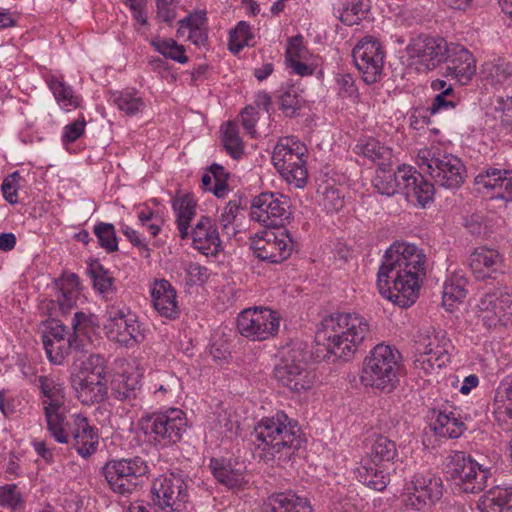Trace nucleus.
I'll return each instance as SVG.
<instances>
[{
	"label": "nucleus",
	"instance_id": "10",
	"mask_svg": "<svg viewBox=\"0 0 512 512\" xmlns=\"http://www.w3.org/2000/svg\"><path fill=\"white\" fill-rule=\"evenodd\" d=\"M452 342L443 329L429 328L420 335L414 366L425 374L441 369L450 362Z\"/></svg>",
	"mask_w": 512,
	"mask_h": 512
},
{
	"label": "nucleus",
	"instance_id": "22",
	"mask_svg": "<svg viewBox=\"0 0 512 512\" xmlns=\"http://www.w3.org/2000/svg\"><path fill=\"white\" fill-rule=\"evenodd\" d=\"M29 381L40 391L43 414L65 408V390L58 378L52 375H34Z\"/></svg>",
	"mask_w": 512,
	"mask_h": 512
},
{
	"label": "nucleus",
	"instance_id": "27",
	"mask_svg": "<svg viewBox=\"0 0 512 512\" xmlns=\"http://www.w3.org/2000/svg\"><path fill=\"white\" fill-rule=\"evenodd\" d=\"M264 512H312L310 501L293 491L274 493L263 505Z\"/></svg>",
	"mask_w": 512,
	"mask_h": 512
},
{
	"label": "nucleus",
	"instance_id": "55",
	"mask_svg": "<svg viewBox=\"0 0 512 512\" xmlns=\"http://www.w3.org/2000/svg\"><path fill=\"white\" fill-rule=\"evenodd\" d=\"M460 103V98L456 95L454 89L452 92L438 93L431 106L429 107L430 114H436L440 111H448L455 109Z\"/></svg>",
	"mask_w": 512,
	"mask_h": 512
},
{
	"label": "nucleus",
	"instance_id": "57",
	"mask_svg": "<svg viewBox=\"0 0 512 512\" xmlns=\"http://www.w3.org/2000/svg\"><path fill=\"white\" fill-rule=\"evenodd\" d=\"M338 95L342 98L355 100L358 97V89L351 74L342 73L336 76Z\"/></svg>",
	"mask_w": 512,
	"mask_h": 512
},
{
	"label": "nucleus",
	"instance_id": "61",
	"mask_svg": "<svg viewBox=\"0 0 512 512\" xmlns=\"http://www.w3.org/2000/svg\"><path fill=\"white\" fill-rule=\"evenodd\" d=\"M302 107L301 99L292 91H286L280 96V108L288 117H295Z\"/></svg>",
	"mask_w": 512,
	"mask_h": 512
},
{
	"label": "nucleus",
	"instance_id": "45",
	"mask_svg": "<svg viewBox=\"0 0 512 512\" xmlns=\"http://www.w3.org/2000/svg\"><path fill=\"white\" fill-rule=\"evenodd\" d=\"M466 296L464 280L462 278H451L443 285L442 300L447 310L452 311L454 305Z\"/></svg>",
	"mask_w": 512,
	"mask_h": 512
},
{
	"label": "nucleus",
	"instance_id": "41",
	"mask_svg": "<svg viewBox=\"0 0 512 512\" xmlns=\"http://www.w3.org/2000/svg\"><path fill=\"white\" fill-rule=\"evenodd\" d=\"M111 393L115 399L128 402L131 406H136L140 388L134 378L119 375L112 381Z\"/></svg>",
	"mask_w": 512,
	"mask_h": 512
},
{
	"label": "nucleus",
	"instance_id": "51",
	"mask_svg": "<svg viewBox=\"0 0 512 512\" xmlns=\"http://www.w3.org/2000/svg\"><path fill=\"white\" fill-rule=\"evenodd\" d=\"M94 233L98 238L100 246L108 253L118 250L116 231L112 224L100 222L94 226Z\"/></svg>",
	"mask_w": 512,
	"mask_h": 512
},
{
	"label": "nucleus",
	"instance_id": "44",
	"mask_svg": "<svg viewBox=\"0 0 512 512\" xmlns=\"http://www.w3.org/2000/svg\"><path fill=\"white\" fill-rule=\"evenodd\" d=\"M222 142L226 152L238 159L244 152L243 142L239 136L238 126L235 122L229 121L223 127Z\"/></svg>",
	"mask_w": 512,
	"mask_h": 512
},
{
	"label": "nucleus",
	"instance_id": "1",
	"mask_svg": "<svg viewBox=\"0 0 512 512\" xmlns=\"http://www.w3.org/2000/svg\"><path fill=\"white\" fill-rule=\"evenodd\" d=\"M426 271L423 249L408 242L394 243L387 249L377 274L379 293L400 307H410L418 298Z\"/></svg>",
	"mask_w": 512,
	"mask_h": 512
},
{
	"label": "nucleus",
	"instance_id": "4",
	"mask_svg": "<svg viewBox=\"0 0 512 512\" xmlns=\"http://www.w3.org/2000/svg\"><path fill=\"white\" fill-rule=\"evenodd\" d=\"M44 417L47 430L56 442L71 444L83 458H88L97 451L98 433L83 415L73 414L67 418L63 408L46 413Z\"/></svg>",
	"mask_w": 512,
	"mask_h": 512
},
{
	"label": "nucleus",
	"instance_id": "37",
	"mask_svg": "<svg viewBox=\"0 0 512 512\" xmlns=\"http://www.w3.org/2000/svg\"><path fill=\"white\" fill-rule=\"evenodd\" d=\"M43 344L49 361L56 365L62 364L72 349L81 351L82 347L76 335L69 336L68 339H56V341L47 339Z\"/></svg>",
	"mask_w": 512,
	"mask_h": 512
},
{
	"label": "nucleus",
	"instance_id": "29",
	"mask_svg": "<svg viewBox=\"0 0 512 512\" xmlns=\"http://www.w3.org/2000/svg\"><path fill=\"white\" fill-rule=\"evenodd\" d=\"M154 308L166 318H175L178 314L176 291L169 281L157 280L151 291Z\"/></svg>",
	"mask_w": 512,
	"mask_h": 512
},
{
	"label": "nucleus",
	"instance_id": "5",
	"mask_svg": "<svg viewBox=\"0 0 512 512\" xmlns=\"http://www.w3.org/2000/svg\"><path fill=\"white\" fill-rule=\"evenodd\" d=\"M400 360L401 354L394 347L385 344L376 345L364 360L362 383L381 391H393L398 383Z\"/></svg>",
	"mask_w": 512,
	"mask_h": 512
},
{
	"label": "nucleus",
	"instance_id": "20",
	"mask_svg": "<svg viewBox=\"0 0 512 512\" xmlns=\"http://www.w3.org/2000/svg\"><path fill=\"white\" fill-rule=\"evenodd\" d=\"M274 377L293 392L309 389L314 379L307 364L302 360H296L294 356L284 357L280 360L274 368Z\"/></svg>",
	"mask_w": 512,
	"mask_h": 512
},
{
	"label": "nucleus",
	"instance_id": "39",
	"mask_svg": "<svg viewBox=\"0 0 512 512\" xmlns=\"http://www.w3.org/2000/svg\"><path fill=\"white\" fill-rule=\"evenodd\" d=\"M398 457L396 443L384 435H376L371 447L363 459H371L374 463L393 462Z\"/></svg>",
	"mask_w": 512,
	"mask_h": 512
},
{
	"label": "nucleus",
	"instance_id": "16",
	"mask_svg": "<svg viewBox=\"0 0 512 512\" xmlns=\"http://www.w3.org/2000/svg\"><path fill=\"white\" fill-rule=\"evenodd\" d=\"M291 214L289 198L282 194L261 193L251 205V218L271 229L283 228Z\"/></svg>",
	"mask_w": 512,
	"mask_h": 512
},
{
	"label": "nucleus",
	"instance_id": "15",
	"mask_svg": "<svg viewBox=\"0 0 512 512\" xmlns=\"http://www.w3.org/2000/svg\"><path fill=\"white\" fill-rule=\"evenodd\" d=\"M279 325L278 314L268 308H248L237 317L239 333L252 341H264L274 337L278 333Z\"/></svg>",
	"mask_w": 512,
	"mask_h": 512
},
{
	"label": "nucleus",
	"instance_id": "52",
	"mask_svg": "<svg viewBox=\"0 0 512 512\" xmlns=\"http://www.w3.org/2000/svg\"><path fill=\"white\" fill-rule=\"evenodd\" d=\"M240 208L239 200H230L219 217V223L222 231L229 237L235 235L237 232L234 226V221Z\"/></svg>",
	"mask_w": 512,
	"mask_h": 512
},
{
	"label": "nucleus",
	"instance_id": "56",
	"mask_svg": "<svg viewBox=\"0 0 512 512\" xmlns=\"http://www.w3.org/2000/svg\"><path fill=\"white\" fill-rule=\"evenodd\" d=\"M394 174L395 181H397V192L402 190L405 194L415 185L417 181L416 176L420 175L413 167L408 165L399 166L397 171H394Z\"/></svg>",
	"mask_w": 512,
	"mask_h": 512
},
{
	"label": "nucleus",
	"instance_id": "7",
	"mask_svg": "<svg viewBox=\"0 0 512 512\" xmlns=\"http://www.w3.org/2000/svg\"><path fill=\"white\" fill-rule=\"evenodd\" d=\"M418 160L419 166L429 173L436 184L456 189L464 183L466 168L460 158L445 152L439 146L419 150Z\"/></svg>",
	"mask_w": 512,
	"mask_h": 512
},
{
	"label": "nucleus",
	"instance_id": "31",
	"mask_svg": "<svg viewBox=\"0 0 512 512\" xmlns=\"http://www.w3.org/2000/svg\"><path fill=\"white\" fill-rule=\"evenodd\" d=\"M480 512H512V487L492 488L478 501Z\"/></svg>",
	"mask_w": 512,
	"mask_h": 512
},
{
	"label": "nucleus",
	"instance_id": "8",
	"mask_svg": "<svg viewBox=\"0 0 512 512\" xmlns=\"http://www.w3.org/2000/svg\"><path fill=\"white\" fill-rule=\"evenodd\" d=\"M444 471L460 491L472 494L483 491L491 476L488 467L479 464L463 451H452L446 457Z\"/></svg>",
	"mask_w": 512,
	"mask_h": 512
},
{
	"label": "nucleus",
	"instance_id": "40",
	"mask_svg": "<svg viewBox=\"0 0 512 512\" xmlns=\"http://www.w3.org/2000/svg\"><path fill=\"white\" fill-rule=\"evenodd\" d=\"M57 285L59 287L57 300L60 309L66 313L76 305L79 296V277L74 273L63 275Z\"/></svg>",
	"mask_w": 512,
	"mask_h": 512
},
{
	"label": "nucleus",
	"instance_id": "14",
	"mask_svg": "<svg viewBox=\"0 0 512 512\" xmlns=\"http://www.w3.org/2000/svg\"><path fill=\"white\" fill-rule=\"evenodd\" d=\"M155 505L168 512H181L189 501L188 485L180 474L170 473L157 477L152 485Z\"/></svg>",
	"mask_w": 512,
	"mask_h": 512
},
{
	"label": "nucleus",
	"instance_id": "62",
	"mask_svg": "<svg viewBox=\"0 0 512 512\" xmlns=\"http://www.w3.org/2000/svg\"><path fill=\"white\" fill-rule=\"evenodd\" d=\"M86 121L83 115L64 127L62 142L73 143L78 140L85 131Z\"/></svg>",
	"mask_w": 512,
	"mask_h": 512
},
{
	"label": "nucleus",
	"instance_id": "12",
	"mask_svg": "<svg viewBox=\"0 0 512 512\" xmlns=\"http://www.w3.org/2000/svg\"><path fill=\"white\" fill-rule=\"evenodd\" d=\"M449 44L440 36L420 34L410 40L406 46L407 61L419 73H427L447 58Z\"/></svg>",
	"mask_w": 512,
	"mask_h": 512
},
{
	"label": "nucleus",
	"instance_id": "25",
	"mask_svg": "<svg viewBox=\"0 0 512 512\" xmlns=\"http://www.w3.org/2000/svg\"><path fill=\"white\" fill-rule=\"evenodd\" d=\"M475 183L494 190L498 198L512 200V170L489 168L475 177Z\"/></svg>",
	"mask_w": 512,
	"mask_h": 512
},
{
	"label": "nucleus",
	"instance_id": "64",
	"mask_svg": "<svg viewBox=\"0 0 512 512\" xmlns=\"http://www.w3.org/2000/svg\"><path fill=\"white\" fill-rule=\"evenodd\" d=\"M138 220L143 227L147 228L152 237L157 236L160 232L159 217L151 209L141 210L138 213Z\"/></svg>",
	"mask_w": 512,
	"mask_h": 512
},
{
	"label": "nucleus",
	"instance_id": "21",
	"mask_svg": "<svg viewBox=\"0 0 512 512\" xmlns=\"http://www.w3.org/2000/svg\"><path fill=\"white\" fill-rule=\"evenodd\" d=\"M444 75L455 78L460 84H467L476 72V60L465 47L450 43Z\"/></svg>",
	"mask_w": 512,
	"mask_h": 512
},
{
	"label": "nucleus",
	"instance_id": "26",
	"mask_svg": "<svg viewBox=\"0 0 512 512\" xmlns=\"http://www.w3.org/2000/svg\"><path fill=\"white\" fill-rule=\"evenodd\" d=\"M502 264L500 253L487 247L476 248L469 257V265L474 276L479 280L491 278Z\"/></svg>",
	"mask_w": 512,
	"mask_h": 512
},
{
	"label": "nucleus",
	"instance_id": "17",
	"mask_svg": "<svg viewBox=\"0 0 512 512\" xmlns=\"http://www.w3.org/2000/svg\"><path fill=\"white\" fill-rule=\"evenodd\" d=\"M406 490L408 495L405 499V506L419 511L442 498L444 484L442 478L435 473L418 472L406 484Z\"/></svg>",
	"mask_w": 512,
	"mask_h": 512
},
{
	"label": "nucleus",
	"instance_id": "59",
	"mask_svg": "<svg viewBox=\"0 0 512 512\" xmlns=\"http://www.w3.org/2000/svg\"><path fill=\"white\" fill-rule=\"evenodd\" d=\"M323 206L328 213H337L344 207V196L335 187L326 188L323 193Z\"/></svg>",
	"mask_w": 512,
	"mask_h": 512
},
{
	"label": "nucleus",
	"instance_id": "23",
	"mask_svg": "<svg viewBox=\"0 0 512 512\" xmlns=\"http://www.w3.org/2000/svg\"><path fill=\"white\" fill-rule=\"evenodd\" d=\"M511 304L510 296L499 291L484 294L477 304V318L487 328L496 327L501 321L505 309L510 307Z\"/></svg>",
	"mask_w": 512,
	"mask_h": 512
},
{
	"label": "nucleus",
	"instance_id": "13",
	"mask_svg": "<svg viewBox=\"0 0 512 512\" xmlns=\"http://www.w3.org/2000/svg\"><path fill=\"white\" fill-rule=\"evenodd\" d=\"M250 248L262 261L281 263L291 256L294 244L286 229L267 228L251 237Z\"/></svg>",
	"mask_w": 512,
	"mask_h": 512
},
{
	"label": "nucleus",
	"instance_id": "50",
	"mask_svg": "<svg viewBox=\"0 0 512 512\" xmlns=\"http://www.w3.org/2000/svg\"><path fill=\"white\" fill-rule=\"evenodd\" d=\"M114 103L119 110L128 116L138 114L145 107L143 99L131 92H120L115 96Z\"/></svg>",
	"mask_w": 512,
	"mask_h": 512
},
{
	"label": "nucleus",
	"instance_id": "2",
	"mask_svg": "<svg viewBox=\"0 0 512 512\" xmlns=\"http://www.w3.org/2000/svg\"><path fill=\"white\" fill-rule=\"evenodd\" d=\"M370 332V324L362 315L336 312L322 319L316 333V340L326 347L328 354L348 361Z\"/></svg>",
	"mask_w": 512,
	"mask_h": 512
},
{
	"label": "nucleus",
	"instance_id": "34",
	"mask_svg": "<svg viewBox=\"0 0 512 512\" xmlns=\"http://www.w3.org/2000/svg\"><path fill=\"white\" fill-rule=\"evenodd\" d=\"M46 82L56 102L62 109L70 111L80 107L82 98L62 78L51 75L47 78Z\"/></svg>",
	"mask_w": 512,
	"mask_h": 512
},
{
	"label": "nucleus",
	"instance_id": "30",
	"mask_svg": "<svg viewBox=\"0 0 512 512\" xmlns=\"http://www.w3.org/2000/svg\"><path fill=\"white\" fill-rule=\"evenodd\" d=\"M75 391L77 398L84 405L100 403L107 396L106 380L83 376L75 383Z\"/></svg>",
	"mask_w": 512,
	"mask_h": 512
},
{
	"label": "nucleus",
	"instance_id": "43",
	"mask_svg": "<svg viewBox=\"0 0 512 512\" xmlns=\"http://www.w3.org/2000/svg\"><path fill=\"white\" fill-rule=\"evenodd\" d=\"M392 162L378 167L373 185L377 191L386 196H392L397 193V184L395 181L394 170L391 168Z\"/></svg>",
	"mask_w": 512,
	"mask_h": 512
},
{
	"label": "nucleus",
	"instance_id": "24",
	"mask_svg": "<svg viewBox=\"0 0 512 512\" xmlns=\"http://www.w3.org/2000/svg\"><path fill=\"white\" fill-rule=\"evenodd\" d=\"M195 249L206 256H214L221 250L219 233L211 218L202 216L191 232Z\"/></svg>",
	"mask_w": 512,
	"mask_h": 512
},
{
	"label": "nucleus",
	"instance_id": "11",
	"mask_svg": "<svg viewBox=\"0 0 512 512\" xmlns=\"http://www.w3.org/2000/svg\"><path fill=\"white\" fill-rule=\"evenodd\" d=\"M149 469L141 457L110 460L103 467L104 477L110 488L126 495L135 491L147 478Z\"/></svg>",
	"mask_w": 512,
	"mask_h": 512
},
{
	"label": "nucleus",
	"instance_id": "38",
	"mask_svg": "<svg viewBox=\"0 0 512 512\" xmlns=\"http://www.w3.org/2000/svg\"><path fill=\"white\" fill-rule=\"evenodd\" d=\"M173 209L176 212V223L181 239H186L190 235V221L196 213V203L189 195L173 200Z\"/></svg>",
	"mask_w": 512,
	"mask_h": 512
},
{
	"label": "nucleus",
	"instance_id": "36",
	"mask_svg": "<svg viewBox=\"0 0 512 512\" xmlns=\"http://www.w3.org/2000/svg\"><path fill=\"white\" fill-rule=\"evenodd\" d=\"M433 414L436 415V419L431 426L434 433L440 437L458 438L466 429L464 422L455 412L446 413L433 410Z\"/></svg>",
	"mask_w": 512,
	"mask_h": 512
},
{
	"label": "nucleus",
	"instance_id": "33",
	"mask_svg": "<svg viewBox=\"0 0 512 512\" xmlns=\"http://www.w3.org/2000/svg\"><path fill=\"white\" fill-rule=\"evenodd\" d=\"M357 473L361 483L376 491H383L389 482V476L384 472L382 464L374 463L371 459H362Z\"/></svg>",
	"mask_w": 512,
	"mask_h": 512
},
{
	"label": "nucleus",
	"instance_id": "54",
	"mask_svg": "<svg viewBox=\"0 0 512 512\" xmlns=\"http://www.w3.org/2000/svg\"><path fill=\"white\" fill-rule=\"evenodd\" d=\"M207 171L212 174L214 180L212 193L218 198H224L229 191L227 184L229 173L225 171L223 166L216 163L212 164Z\"/></svg>",
	"mask_w": 512,
	"mask_h": 512
},
{
	"label": "nucleus",
	"instance_id": "19",
	"mask_svg": "<svg viewBox=\"0 0 512 512\" xmlns=\"http://www.w3.org/2000/svg\"><path fill=\"white\" fill-rule=\"evenodd\" d=\"M354 63L367 84L380 80L384 67V51L378 40L365 37L352 51Z\"/></svg>",
	"mask_w": 512,
	"mask_h": 512
},
{
	"label": "nucleus",
	"instance_id": "46",
	"mask_svg": "<svg viewBox=\"0 0 512 512\" xmlns=\"http://www.w3.org/2000/svg\"><path fill=\"white\" fill-rule=\"evenodd\" d=\"M151 45L165 58L172 59L181 64H184L188 61V58L185 55L184 47L179 45L173 39H162L158 37L151 41Z\"/></svg>",
	"mask_w": 512,
	"mask_h": 512
},
{
	"label": "nucleus",
	"instance_id": "47",
	"mask_svg": "<svg viewBox=\"0 0 512 512\" xmlns=\"http://www.w3.org/2000/svg\"><path fill=\"white\" fill-rule=\"evenodd\" d=\"M94 288L107 296L114 290V278L99 262L92 263L89 268Z\"/></svg>",
	"mask_w": 512,
	"mask_h": 512
},
{
	"label": "nucleus",
	"instance_id": "28",
	"mask_svg": "<svg viewBox=\"0 0 512 512\" xmlns=\"http://www.w3.org/2000/svg\"><path fill=\"white\" fill-rule=\"evenodd\" d=\"M492 413L503 430L512 431V384L509 382H502L496 389Z\"/></svg>",
	"mask_w": 512,
	"mask_h": 512
},
{
	"label": "nucleus",
	"instance_id": "35",
	"mask_svg": "<svg viewBox=\"0 0 512 512\" xmlns=\"http://www.w3.org/2000/svg\"><path fill=\"white\" fill-rule=\"evenodd\" d=\"M354 152L376 163L378 167L393 161L392 149L374 138L360 139L354 148Z\"/></svg>",
	"mask_w": 512,
	"mask_h": 512
},
{
	"label": "nucleus",
	"instance_id": "18",
	"mask_svg": "<svg viewBox=\"0 0 512 512\" xmlns=\"http://www.w3.org/2000/svg\"><path fill=\"white\" fill-rule=\"evenodd\" d=\"M104 331L109 340L126 347L144 340L138 321L125 308L112 306L107 310Z\"/></svg>",
	"mask_w": 512,
	"mask_h": 512
},
{
	"label": "nucleus",
	"instance_id": "63",
	"mask_svg": "<svg viewBox=\"0 0 512 512\" xmlns=\"http://www.w3.org/2000/svg\"><path fill=\"white\" fill-rule=\"evenodd\" d=\"M177 0H157V18L163 22L171 23L176 18Z\"/></svg>",
	"mask_w": 512,
	"mask_h": 512
},
{
	"label": "nucleus",
	"instance_id": "49",
	"mask_svg": "<svg viewBox=\"0 0 512 512\" xmlns=\"http://www.w3.org/2000/svg\"><path fill=\"white\" fill-rule=\"evenodd\" d=\"M417 181L415 185L409 189L406 196L410 199H415L419 205L425 207L433 200L434 185L427 181L421 174L416 176Z\"/></svg>",
	"mask_w": 512,
	"mask_h": 512
},
{
	"label": "nucleus",
	"instance_id": "60",
	"mask_svg": "<svg viewBox=\"0 0 512 512\" xmlns=\"http://www.w3.org/2000/svg\"><path fill=\"white\" fill-rule=\"evenodd\" d=\"M20 174L18 171L8 175L2 183L1 190L3 197L10 204H16L18 202V181Z\"/></svg>",
	"mask_w": 512,
	"mask_h": 512
},
{
	"label": "nucleus",
	"instance_id": "42",
	"mask_svg": "<svg viewBox=\"0 0 512 512\" xmlns=\"http://www.w3.org/2000/svg\"><path fill=\"white\" fill-rule=\"evenodd\" d=\"M337 18L345 25L352 26L358 24L365 16L368 8L363 0H346L338 8H335Z\"/></svg>",
	"mask_w": 512,
	"mask_h": 512
},
{
	"label": "nucleus",
	"instance_id": "6",
	"mask_svg": "<svg viewBox=\"0 0 512 512\" xmlns=\"http://www.w3.org/2000/svg\"><path fill=\"white\" fill-rule=\"evenodd\" d=\"M307 147L296 137L280 138L272 153V162L281 177L295 188H303L308 179Z\"/></svg>",
	"mask_w": 512,
	"mask_h": 512
},
{
	"label": "nucleus",
	"instance_id": "53",
	"mask_svg": "<svg viewBox=\"0 0 512 512\" xmlns=\"http://www.w3.org/2000/svg\"><path fill=\"white\" fill-rule=\"evenodd\" d=\"M82 373L85 377H97V379H105L106 376V360L99 354H91L82 362Z\"/></svg>",
	"mask_w": 512,
	"mask_h": 512
},
{
	"label": "nucleus",
	"instance_id": "48",
	"mask_svg": "<svg viewBox=\"0 0 512 512\" xmlns=\"http://www.w3.org/2000/svg\"><path fill=\"white\" fill-rule=\"evenodd\" d=\"M252 40L250 25L245 21H240L230 32L229 49L233 53H238L243 47L252 45Z\"/></svg>",
	"mask_w": 512,
	"mask_h": 512
},
{
	"label": "nucleus",
	"instance_id": "58",
	"mask_svg": "<svg viewBox=\"0 0 512 512\" xmlns=\"http://www.w3.org/2000/svg\"><path fill=\"white\" fill-rule=\"evenodd\" d=\"M22 501V496L15 484L0 486V506L16 509Z\"/></svg>",
	"mask_w": 512,
	"mask_h": 512
},
{
	"label": "nucleus",
	"instance_id": "32",
	"mask_svg": "<svg viewBox=\"0 0 512 512\" xmlns=\"http://www.w3.org/2000/svg\"><path fill=\"white\" fill-rule=\"evenodd\" d=\"M209 467L217 481L228 488H240L245 482L241 469L235 468L228 460L212 458Z\"/></svg>",
	"mask_w": 512,
	"mask_h": 512
},
{
	"label": "nucleus",
	"instance_id": "9",
	"mask_svg": "<svg viewBox=\"0 0 512 512\" xmlns=\"http://www.w3.org/2000/svg\"><path fill=\"white\" fill-rule=\"evenodd\" d=\"M140 425L151 442L167 447L181 440L187 422L182 410L171 408L142 418Z\"/></svg>",
	"mask_w": 512,
	"mask_h": 512
},
{
	"label": "nucleus",
	"instance_id": "3",
	"mask_svg": "<svg viewBox=\"0 0 512 512\" xmlns=\"http://www.w3.org/2000/svg\"><path fill=\"white\" fill-rule=\"evenodd\" d=\"M254 456L265 463L290 460L299 449L300 428L296 420L280 411L271 417H264L254 429Z\"/></svg>",
	"mask_w": 512,
	"mask_h": 512
}]
</instances>
